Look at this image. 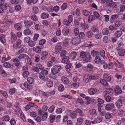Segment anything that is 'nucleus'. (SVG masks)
<instances>
[{"instance_id":"nucleus-1","label":"nucleus","mask_w":125,"mask_h":125,"mask_svg":"<svg viewBox=\"0 0 125 125\" xmlns=\"http://www.w3.org/2000/svg\"><path fill=\"white\" fill-rule=\"evenodd\" d=\"M61 69V67L59 65H57L53 66L51 69L52 74L55 75L59 73Z\"/></svg>"},{"instance_id":"nucleus-2","label":"nucleus","mask_w":125,"mask_h":125,"mask_svg":"<svg viewBox=\"0 0 125 125\" xmlns=\"http://www.w3.org/2000/svg\"><path fill=\"white\" fill-rule=\"evenodd\" d=\"M115 107L114 104L112 103L107 104L105 106V109L106 110H110L113 108Z\"/></svg>"},{"instance_id":"nucleus-3","label":"nucleus","mask_w":125,"mask_h":125,"mask_svg":"<svg viewBox=\"0 0 125 125\" xmlns=\"http://www.w3.org/2000/svg\"><path fill=\"white\" fill-rule=\"evenodd\" d=\"M77 52L75 51H72L69 55L68 58L70 59L74 60L76 58Z\"/></svg>"},{"instance_id":"nucleus-4","label":"nucleus","mask_w":125,"mask_h":125,"mask_svg":"<svg viewBox=\"0 0 125 125\" xmlns=\"http://www.w3.org/2000/svg\"><path fill=\"white\" fill-rule=\"evenodd\" d=\"M81 40L80 38H77L73 39L71 41L72 44L74 45L81 42Z\"/></svg>"},{"instance_id":"nucleus-5","label":"nucleus","mask_w":125,"mask_h":125,"mask_svg":"<svg viewBox=\"0 0 125 125\" xmlns=\"http://www.w3.org/2000/svg\"><path fill=\"white\" fill-rule=\"evenodd\" d=\"M44 81L46 82L47 85L49 87H51L53 85V83L48 78L46 77L44 79Z\"/></svg>"},{"instance_id":"nucleus-6","label":"nucleus","mask_w":125,"mask_h":125,"mask_svg":"<svg viewBox=\"0 0 125 125\" xmlns=\"http://www.w3.org/2000/svg\"><path fill=\"white\" fill-rule=\"evenodd\" d=\"M61 80L62 83L65 84H67L69 83V80L67 77L64 76L62 77Z\"/></svg>"},{"instance_id":"nucleus-7","label":"nucleus","mask_w":125,"mask_h":125,"mask_svg":"<svg viewBox=\"0 0 125 125\" xmlns=\"http://www.w3.org/2000/svg\"><path fill=\"white\" fill-rule=\"evenodd\" d=\"M24 23L25 27L27 28L29 27L33 24V22L31 21L25 20L24 21Z\"/></svg>"},{"instance_id":"nucleus-8","label":"nucleus","mask_w":125,"mask_h":125,"mask_svg":"<svg viewBox=\"0 0 125 125\" xmlns=\"http://www.w3.org/2000/svg\"><path fill=\"white\" fill-rule=\"evenodd\" d=\"M11 43H13L15 42L17 39V37L16 35L14 34L13 32H11Z\"/></svg>"},{"instance_id":"nucleus-9","label":"nucleus","mask_w":125,"mask_h":125,"mask_svg":"<svg viewBox=\"0 0 125 125\" xmlns=\"http://www.w3.org/2000/svg\"><path fill=\"white\" fill-rule=\"evenodd\" d=\"M91 59L90 55L89 54H87L83 58V60L86 62H90Z\"/></svg>"},{"instance_id":"nucleus-10","label":"nucleus","mask_w":125,"mask_h":125,"mask_svg":"<svg viewBox=\"0 0 125 125\" xmlns=\"http://www.w3.org/2000/svg\"><path fill=\"white\" fill-rule=\"evenodd\" d=\"M14 27L16 30L19 31L22 28V26L21 23H15L14 25Z\"/></svg>"},{"instance_id":"nucleus-11","label":"nucleus","mask_w":125,"mask_h":125,"mask_svg":"<svg viewBox=\"0 0 125 125\" xmlns=\"http://www.w3.org/2000/svg\"><path fill=\"white\" fill-rule=\"evenodd\" d=\"M115 93L117 94H120L122 93V91L118 86H116L114 89Z\"/></svg>"},{"instance_id":"nucleus-12","label":"nucleus","mask_w":125,"mask_h":125,"mask_svg":"<svg viewBox=\"0 0 125 125\" xmlns=\"http://www.w3.org/2000/svg\"><path fill=\"white\" fill-rule=\"evenodd\" d=\"M29 56L25 54H21L18 56V58L20 59H28Z\"/></svg>"},{"instance_id":"nucleus-13","label":"nucleus","mask_w":125,"mask_h":125,"mask_svg":"<svg viewBox=\"0 0 125 125\" xmlns=\"http://www.w3.org/2000/svg\"><path fill=\"white\" fill-rule=\"evenodd\" d=\"M62 49L61 46L59 44V45H57L55 47V51L56 54H58L59 51H61Z\"/></svg>"},{"instance_id":"nucleus-14","label":"nucleus","mask_w":125,"mask_h":125,"mask_svg":"<svg viewBox=\"0 0 125 125\" xmlns=\"http://www.w3.org/2000/svg\"><path fill=\"white\" fill-rule=\"evenodd\" d=\"M21 41L20 40H18L13 45V47L15 49L17 48L18 46L21 44Z\"/></svg>"},{"instance_id":"nucleus-15","label":"nucleus","mask_w":125,"mask_h":125,"mask_svg":"<svg viewBox=\"0 0 125 125\" xmlns=\"http://www.w3.org/2000/svg\"><path fill=\"white\" fill-rule=\"evenodd\" d=\"M97 91V89L95 88H91L88 90V92L90 95H93L95 94Z\"/></svg>"},{"instance_id":"nucleus-16","label":"nucleus","mask_w":125,"mask_h":125,"mask_svg":"<svg viewBox=\"0 0 125 125\" xmlns=\"http://www.w3.org/2000/svg\"><path fill=\"white\" fill-rule=\"evenodd\" d=\"M69 32V30L68 29L64 28L62 30V32L63 34L65 36H67L68 35Z\"/></svg>"},{"instance_id":"nucleus-17","label":"nucleus","mask_w":125,"mask_h":125,"mask_svg":"<svg viewBox=\"0 0 125 125\" xmlns=\"http://www.w3.org/2000/svg\"><path fill=\"white\" fill-rule=\"evenodd\" d=\"M118 54L121 56H124L125 54V50L124 49H121L118 50Z\"/></svg>"},{"instance_id":"nucleus-18","label":"nucleus","mask_w":125,"mask_h":125,"mask_svg":"<svg viewBox=\"0 0 125 125\" xmlns=\"http://www.w3.org/2000/svg\"><path fill=\"white\" fill-rule=\"evenodd\" d=\"M13 62L15 63V66L18 67L20 65V62L17 58L14 59L13 60Z\"/></svg>"},{"instance_id":"nucleus-19","label":"nucleus","mask_w":125,"mask_h":125,"mask_svg":"<svg viewBox=\"0 0 125 125\" xmlns=\"http://www.w3.org/2000/svg\"><path fill=\"white\" fill-rule=\"evenodd\" d=\"M104 79L107 82H109L111 80V78L109 74H104Z\"/></svg>"},{"instance_id":"nucleus-20","label":"nucleus","mask_w":125,"mask_h":125,"mask_svg":"<svg viewBox=\"0 0 125 125\" xmlns=\"http://www.w3.org/2000/svg\"><path fill=\"white\" fill-rule=\"evenodd\" d=\"M20 85L21 87L23 89H24L25 88H29V86H30L27 83H22L20 84Z\"/></svg>"},{"instance_id":"nucleus-21","label":"nucleus","mask_w":125,"mask_h":125,"mask_svg":"<svg viewBox=\"0 0 125 125\" xmlns=\"http://www.w3.org/2000/svg\"><path fill=\"white\" fill-rule=\"evenodd\" d=\"M92 12L91 11H88L86 10H83V14L85 16H88L91 14Z\"/></svg>"},{"instance_id":"nucleus-22","label":"nucleus","mask_w":125,"mask_h":125,"mask_svg":"<svg viewBox=\"0 0 125 125\" xmlns=\"http://www.w3.org/2000/svg\"><path fill=\"white\" fill-rule=\"evenodd\" d=\"M32 50L36 53H39L41 51V48L39 46H37L36 47H33L32 48Z\"/></svg>"},{"instance_id":"nucleus-23","label":"nucleus","mask_w":125,"mask_h":125,"mask_svg":"<svg viewBox=\"0 0 125 125\" xmlns=\"http://www.w3.org/2000/svg\"><path fill=\"white\" fill-rule=\"evenodd\" d=\"M0 41L3 44L6 42V40L5 39V36L3 34H1L0 36Z\"/></svg>"},{"instance_id":"nucleus-24","label":"nucleus","mask_w":125,"mask_h":125,"mask_svg":"<svg viewBox=\"0 0 125 125\" xmlns=\"http://www.w3.org/2000/svg\"><path fill=\"white\" fill-rule=\"evenodd\" d=\"M3 66L7 68H9L11 67V66H12L11 65V64L9 62H6L4 63L3 64Z\"/></svg>"},{"instance_id":"nucleus-25","label":"nucleus","mask_w":125,"mask_h":125,"mask_svg":"<svg viewBox=\"0 0 125 125\" xmlns=\"http://www.w3.org/2000/svg\"><path fill=\"white\" fill-rule=\"evenodd\" d=\"M99 53L101 56L103 57L104 59H106V57L105 56V52L103 50H101Z\"/></svg>"},{"instance_id":"nucleus-26","label":"nucleus","mask_w":125,"mask_h":125,"mask_svg":"<svg viewBox=\"0 0 125 125\" xmlns=\"http://www.w3.org/2000/svg\"><path fill=\"white\" fill-rule=\"evenodd\" d=\"M101 59L98 56H96L94 60L95 62L97 64H99L101 62Z\"/></svg>"},{"instance_id":"nucleus-27","label":"nucleus","mask_w":125,"mask_h":125,"mask_svg":"<svg viewBox=\"0 0 125 125\" xmlns=\"http://www.w3.org/2000/svg\"><path fill=\"white\" fill-rule=\"evenodd\" d=\"M49 17V15L45 12L42 13L41 15V18L43 19L47 18Z\"/></svg>"},{"instance_id":"nucleus-28","label":"nucleus","mask_w":125,"mask_h":125,"mask_svg":"<svg viewBox=\"0 0 125 125\" xmlns=\"http://www.w3.org/2000/svg\"><path fill=\"white\" fill-rule=\"evenodd\" d=\"M109 30L107 28H104L102 31V33L104 35H107L109 33Z\"/></svg>"},{"instance_id":"nucleus-29","label":"nucleus","mask_w":125,"mask_h":125,"mask_svg":"<svg viewBox=\"0 0 125 125\" xmlns=\"http://www.w3.org/2000/svg\"><path fill=\"white\" fill-rule=\"evenodd\" d=\"M91 54L92 55L94 56H98L99 55V52L96 51L94 50H93L91 51Z\"/></svg>"},{"instance_id":"nucleus-30","label":"nucleus","mask_w":125,"mask_h":125,"mask_svg":"<svg viewBox=\"0 0 125 125\" xmlns=\"http://www.w3.org/2000/svg\"><path fill=\"white\" fill-rule=\"evenodd\" d=\"M115 104L117 108H120L122 105V103L119 100H118L116 102Z\"/></svg>"},{"instance_id":"nucleus-31","label":"nucleus","mask_w":125,"mask_h":125,"mask_svg":"<svg viewBox=\"0 0 125 125\" xmlns=\"http://www.w3.org/2000/svg\"><path fill=\"white\" fill-rule=\"evenodd\" d=\"M119 110V113H118V114L119 115V114H121V116H124L125 115V112L123 108H120Z\"/></svg>"},{"instance_id":"nucleus-32","label":"nucleus","mask_w":125,"mask_h":125,"mask_svg":"<svg viewBox=\"0 0 125 125\" xmlns=\"http://www.w3.org/2000/svg\"><path fill=\"white\" fill-rule=\"evenodd\" d=\"M67 52L64 50H62L60 53V56L61 57H64L66 54Z\"/></svg>"},{"instance_id":"nucleus-33","label":"nucleus","mask_w":125,"mask_h":125,"mask_svg":"<svg viewBox=\"0 0 125 125\" xmlns=\"http://www.w3.org/2000/svg\"><path fill=\"white\" fill-rule=\"evenodd\" d=\"M27 80L28 82L30 84H32L34 82V79L31 77H28Z\"/></svg>"},{"instance_id":"nucleus-34","label":"nucleus","mask_w":125,"mask_h":125,"mask_svg":"<svg viewBox=\"0 0 125 125\" xmlns=\"http://www.w3.org/2000/svg\"><path fill=\"white\" fill-rule=\"evenodd\" d=\"M105 92L106 94H109L111 95L113 93V90L112 88L107 89Z\"/></svg>"},{"instance_id":"nucleus-35","label":"nucleus","mask_w":125,"mask_h":125,"mask_svg":"<svg viewBox=\"0 0 125 125\" xmlns=\"http://www.w3.org/2000/svg\"><path fill=\"white\" fill-rule=\"evenodd\" d=\"M89 75H85L83 77L84 81L86 83H88L89 82Z\"/></svg>"},{"instance_id":"nucleus-36","label":"nucleus","mask_w":125,"mask_h":125,"mask_svg":"<svg viewBox=\"0 0 125 125\" xmlns=\"http://www.w3.org/2000/svg\"><path fill=\"white\" fill-rule=\"evenodd\" d=\"M122 34V32L121 31H118L116 32L115 33V35L117 37H119L121 36Z\"/></svg>"},{"instance_id":"nucleus-37","label":"nucleus","mask_w":125,"mask_h":125,"mask_svg":"<svg viewBox=\"0 0 125 125\" xmlns=\"http://www.w3.org/2000/svg\"><path fill=\"white\" fill-rule=\"evenodd\" d=\"M26 48L25 47H23L19 51L16 53L17 54L19 55L23 52L24 51H26Z\"/></svg>"},{"instance_id":"nucleus-38","label":"nucleus","mask_w":125,"mask_h":125,"mask_svg":"<svg viewBox=\"0 0 125 125\" xmlns=\"http://www.w3.org/2000/svg\"><path fill=\"white\" fill-rule=\"evenodd\" d=\"M31 31L29 28L26 29L24 31V34L26 35H28L31 34Z\"/></svg>"},{"instance_id":"nucleus-39","label":"nucleus","mask_w":125,"mask_h":125,"mask_svg":"<svg viewBox=\"0 0 125 125\" xmlns=\"http://www.w3.org/2000/svg\"><path fill=\"white\" fill-rule=\"evenodd\" d=\"M80 26L83 29H86L88 28V24L85 23L81 24Z\"/></svg>"},{"instance_id":"nucleus-40","label":"nucleus","mask_w":125,"mask_h":125,"mask_svg":"<svg viewBox=\"0 0 125 125\" xmlns=\"http://www.w3.org/2000/svg\"><path fill=\"white\" fill-rule=\"evenodd\" d=\"M10 119L9 116L8 115H6L2 118V120L3 121H9Z\"/></svg>"},{"instance_id":"nucleus-41","label":"nucleus","mask_w":125,"mask_h":125,"mask_svg":"<svg viewBox=\"0 0 125 125\" xmlns=\"http://www.w3.org/2000/svg\"><path fill=\"white\" fill-rule=\"evenodd\" d=\"M29 46L31 47L34 46L36 44V42L33 41H30L28 43Z\"/></svg>"},{"instance_id":"nucleus-42","label":"nucleus","mask_w":125,"mask_h":125,"mask_svg":"<svg viewBox=\"0 0 125 125\" xmlns=\"http://www.w3.org/2000/svg\"><path fill=\"white\" fill-rule=\"evenodd\" d=\"M107 81L106 80L104 79H102L100 80V82L103 85L107 86L108 85V84L107 82Z\"/></svg>"},{"instance_id":"nucleus-43","label":"nucleus","mask_w":125,"mask_h":125,"mask_svg":"<svg viewBox=\"0 0 125 125\" xmlns=\"http://www.w3.org/2000/svg\"><path fill=\"white\" fill-rule=\"evenodd\" d=\"M47 55L48 53L47 52H42V60H44Z\"/></svg>"},{"instance_id":"nucleus-44","label":"nucleus","mask_w":125,"mask_h":125,"mask_svg":"<svg viewBox=\"0 0 125 125\" xmlns=\"http://www.w3.org/2000/svg\"><path fill=\"white\" fill-rule=\"evenodd\" d=\"M29 74V72L27 71H26L23 72L22 73V75L24 78H26L28 76Z\"/></svg>"},{"instance_id":"nucleus-45","label":"nucleus","mask_w":125,"mask_h":125,"mask_svg":"<svg viewBox=\"0 0 125 125\" xmlns=\"http://www.w3.org/2000/svg\"><path fill=\"white\" fill-rule=\"evenodd\" d=\"M93 35V33L91 31H88L86 34V36L89 38H91Z\"/></svg>"},{"instance_id":"nucleus-46","label":"nucleus","mask_w":125,"mask_h":125,"mask_svg":"<svg viewBox=\"0 0 125 125\" xmlns=\"http://www.w3.org/2000/svg\"><path fill=\"white\" fill-rule=\"evenodd\" d=\"M89 76L90 80H96L98 78V77L96 75L94 74L91 76Z\"/></svg>"},{"instance_id":"nucleus-47","label":"nucleus","mask_w":125,"mask_h":125,"mask_svg":"<svg viewBox=\"0 0 125 125\" xmlns=\"http://www.w3.org/2000/svg\"><path fill=\"white\" fill-rule=\"evenodd\" d=\"M104 98L106 101L108 102H110L111 100V97L107 94H106L104 95Z\"/></svg>"},{"instance_id":"nucleus-48","label":"nucleus","mask_w":125,"mask_h":125,"mask_svg":"<svg viewBox=\"0 0 125 125\" xmlns=\"http://www.w3.org/2000/svg\"><path fill=\"white\" fill-rule=\"evenodd\" d=\"M76 111L77 113L79 114L81 116L83 117L84 116V115L83 114V112L81 109L77 108L76 109Z\"/></svg>"},{"instance_id":"nucleus-49","label":"nucleus","mask_w":125,"mask_h":125,"mask_svg":"<svg viewBox=\"0 0 125 125\" xmlns=\"http://www.w3.org/2000/svg\"><path fill=\"white\" fill-rule=\"evenodd\" d=\"M80 57L81 58L83 59L87 54L85 52L82 51L81 52H80Z\"/></svg>"},{"instance_id":"nucleus-50","label":"nucleus","mask_w":125,"mask_h":125,"mask_svg":"<svg viewBox=\"0 0 125 125\" xmlns=\"http://www.w3.org/2000/svg\"><path fill=\"white\" fill-rule=\"evenodd\" d=\"M118 17V15L116 14L114 15H112L111 19H110V21L111 22H112V20H114L115 19H116Z\"/></svg>"},{"instance_id":"nucleus-51","label":"nucleus","mask_w":125,"mask_h":125,"mask_svg":"<svg viewBox=\"0 0 125 125\" xmlns=\"http://www.w3.org/2000/svg\"><path fill=\"white\" fill-rule=\"evenodd\" d=\"M59 9V6H56L53 7V9H51L50 11L51 12H52L53 10L56 12H57L58 11Z\"/></svg>"},{"instance_id":"nucleus-52","label":"nucleus","mask_w":125,"mask_h":125,"mask_svg":"<svg viewBox=\"0 0 125 125\" xmlns=\"http://www.w3.org/2000/svg\"><path fill=\"white\" fill-rule=\"evenodd\" d=\"M91 30L93 32H97L98 31V27L96 26H93Z\"/></svg>"},{"instance_id":"nucleus-53","label":"nucleus","mask_w":125,"mask_h":125,"mask_svg":"<svg viewBox=\"0 0 125 125\" xmlns=\"http://www.w3.org/2000/svg\"><path fill=\"white\" fill-rule=\"evenodd\" d=\"M94 16L93 15L90 16L88 18V22L89 23L91 22L94 20Z\"/></svg>"},{"instance_id":"nucleus-54","label":"nucleus","mask_w":125,"mask_h":125,"mask_svg":"<svg viewBox=\"0 0 125 125\" xmlns=\"http://www.w3.org/2000/svg\"><path fill=\"white\" fill-rule=\"evenodd\" d=\"M76 115V113L75 111H73L70 115V116L72 118H75Z\"/></svg>"},{"instance_id":"nucleus-55","label":"nucleus","mask_w":125,"mask_h":125,"mask_svg":"<svg viewBox=\"0 0 125 125\" xmlns=\"http://www.w3.org/2000/svg\"><path fill=\"white\" fill-rule=\"evenodd\" d=\"M68 59H67L63 57L61 61V62L64 64H67L68 62Z\"/></svg>"},{"instance_id":"nucleus-56","label":"nucleus","mask_w":125,"mask_h":125,"mask_svg":"<svg viewBox=\"0 0 125 125\" xmlns=\"http://www.w3.org/2000/svg\"><path fill=\"white\" fill-rule=\"evenodd\" d=\"M32 9L33 10V12L35 13H37L38 12L39 9L38 8L36 7H33Z\"/></svg>"},{"instance_id":"nucleus-57","label":"nucleus","mask_w":125,"mask_h":125,"mask_svg":"<svg viewBox=\"0 0 125 125\" xmlns=\"http://www.w3.org/2000/svg\"><path fill=\"white\" fill-rule=\"evenodd\" d=\"M105 116L106 119H109L112 117V115H111L109 113H107L105 115Z\"/></svg>"},{"instance_id":"nucleus-58","label":"nucleus","mask_w":125,"mask_h":125,"mask_svg":"<svg viewBox=\"0 0 125 125\" xmlns=\"http://www.w3.org/2000/svg\"><path fill=\"white\" fill-rule=\"evenodd\" d=\"M39 77L42 80H43L44 81V79H45V75L44 74H43L42 73L40 72V73Z\"/></svg>"},{"instance_id":"nucleus-59","label":"nucleus","mask_w":125,"mask_h":125,"mask_svg":"<svg viewBox=\"0 0 125 125\" xmlns=\"http://www.w3.org/2000/svg\"><path fill=\"white\" fill-rule=\"evenodd\" d=\"M32 69L33 71L35 72L38 73L39 72V70L38 69L37 67L33 66L32 67Z\"/></svg>"},{"instance_id":"nucleus-60","label":"nucleus","mask_w":125,"mask_h":125,"mask_svg":"<svg viewBox=\"0 0 125 125\" xmlns=\"http://www.w3.org/2000/svg\"><path fill=\"white\" fill-rule=\"evenodd\" d=\"M106 3L108 4V6H111L112 4L113 1L112 0H107L106 1Z\"/></svg>"},{"instance_id":"nucleus-61","label":"nucleus","mask_w":125,"mask_h":125,"mask_svg":"<svg viewBox=\"0 0 125 125\" xmlns=\"http://www.w3.org/2000/svg\"><path fill=\"white\" fill-rule=\"evenodd\" d=\"M55 116L52 115L50 116V122L52 123L55 120Z\"/></svg>"},{"instance_id":"nucleus-62","label":"nucleus","mask_w":125,"mask_h":125,"mask_svg":"<svg viewBox=\"0 0 125 125\" xmlns=\"http://www.w3.org/2000/svg\"><path fill=\"white\" fill-rule=\"evenodd\" d=\"M63 24L64 25H65L67 26H69L70 24V23L69 22V21L66 20H64L63 21Z\"/></svg>"},{"instance_id":"nucleus-63","label":"nucleus","mask_w":125,"mask_h":125,"mask_svg":"<svg viewBox=\"0 0 125 125\" xmlns=\"http://www.w3.org/2000/svg\"><path fill=\"white\" fill-rule=\"evenodd\" d=\"M87 68L89 69L90 71H91L93 68L94 66L93 65L89 63L88 64L87 66Z\"/></svg>"},{"instance_id":"nucleus-64","label":"nucleus","mask_w":125,"mask_h":125,"mask_svg":"<svg viewBox=\"0 0 125 125\" xmlns=\"http://www.w3.org/2000/svg\"><path fill=\"white\" fill-rule=\"evenodd\" d=\"M74 32L75 35L76 36L79 34V30L77 28H75L74 29Z\"/></svg>"}]
</instances>
